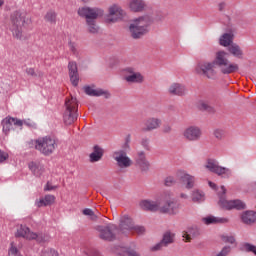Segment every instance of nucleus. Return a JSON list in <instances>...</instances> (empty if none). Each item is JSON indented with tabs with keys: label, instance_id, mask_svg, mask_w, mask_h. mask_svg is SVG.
Masks as SVG:
<instances>
[{
	"label": "nucleus",
	"instance_id": "29",
	"mask_svg": "<svg viewBox=\"0 0 256 256\" xmlns=\"http://www.w3.org/2000/svg\"><path fill=\"white\" fill-rule=\"evenodd\" d=\"M55 203V196L48 194L45 195L44 198H40L38 202H36L37 207H49Z\"/></svg>",
	"mask_w": 256,
	"mask_h": 256
},
{
	"label": "nucleus",
	"instance_id": "52",
	"mask_svg": "<svg viewBox=\"0 0 256 256\" xmlns=\"http://www.w3.org/2000/svg\"><path fill=\"white\" fill-rule=\"evenodd\" d=\"M7 159H9V154L3 150H0V163H5Z\"/></svg>",
	"mask_w": 256,
	"mask_h": 256
},
{
	"label": "nucleus",
	"instance_id": "55",
	"mask_svg": "<svg viewBox=\"0 0 256 256\" xmlns=\"http://www.w3.org/2000/svg\"><path fill=\"white\" fill-rule=\"evenodd\" d=\"M165 185L167 187H171V185H175V178L173 177H167L166 180H165Z\"/></svg>",
	"mask_w": 256,
	"mask_h": 256
},
{
	"label": "nucleus",
	"instance_id": "44",
	"mask_svg": "<svg viewBox=\"0 0 256 256\" xmlns=\"http://www.w3.org/2000/svg\"><path fill=\"white\" fill-rule=\"evenodd\" d=\"M83 215H86L91 219V221H95L97 219V215H95V212L89 208H85L83 210Z\"/></svg>",
	"mask_w": 256,
	"mask_h": 256
},
{
	"label": "nucleus",
	"instance_id": "22",
	"mask_svg": "<svg viewBox=\"0 0 256 256\" xmlns=\"http://www.w3.org/2000/svg\"><path fill=\"white\" fill-rule=\"evenodd\" d=\"M15 237H22L23 239H27L28 241H33V237H35V232H32L29 227L26 225H20L17 229Z\"/></svg>",
	"mask_w": 256,
	"mask_h": 256
},
{
	"label": "nucleus",
	"instance_id": "41",
	"mask_svg": "<svg viewBox=\"0 0 256 256\" xmlns=\"http://www.w3.org/2000/svg\"><path fill=\"white\" fill-rule=\"evenodd\" d=\"M41 256H59V252L53 248H46L42 250Z\"/></svg>",
	"mask_w": 256,
	"mask_h": 256
},
{
	"label": "nucleus",
	"instance_id": "3",
	"mask_svg": "<svg viewBox=\"0 0 256 256\" xmlns=\"http://www.w3.org/2000/svg\"><path fill=\"white\" fill-rule=\"evenodd\" d=\"M215 64L223 75H231V73H237L239 71V64L231 63L227 59V52L225 51L216 52Z\"/></svg>",
	"mask_w": 256,
	"mask_h": 256
},
{
	"label": "nucleus",
	"instance_id": "28",
	"mask_svg": "<svg viewBox=\"0 0 256 256\" xmlns=\"http://www.w3.org/2000/svg\"><path fill=\"white\" fill-rule=\"evenodd\" d=\"M28 167L36 177H41L45 171V168H43V165H41L39 162H30Z\"/></svg>",
	"mask_w": 256,
	"mask_h": 256
},
{
	"label": "nucleus",
	"instance_id": "47",
	"mask_svg": "<svg viewBox=\"0 0 256 256\" xmlns=\"http://www.w3.org/2000/svg\"><path fill=\"white\" fill-rule=\"evenodd\" d=\"M214 137L219 140L223 139V137H225V130L223 129L214 130Z\"/></svg>",
	"mask_w": 256,
	"mask_h": 256
},
{
	"label": "nucleus",
	"instance_id": "58",
	"mask_svg": "<svg viewBox=\"0 0 256 256\" xmlns=\"http://www.w3.org/2000/svg\"><path fill=\"white\" fill-rule=\"evenodd\" d=\"M56 188L57 186H53L51 183L47 182L44 187V191H55Z\"/></svg>",
	"mask_w": 256,
	"mask_h": 256
},
{
	"label": "nucleus",
	"instance_id": "42",
	"mask_svg": "<svg viewBox=\"0 0 256 256\" xmlns=\"http://www.w3.org/2000/svg\"><path fill=\"white\" fill-rule=\"evenodd\" d=\"M84 93L90 97H97V90L93 89L91 86H84Z\"/></svg>",
	"mask_w": 256,
	"mask_h": 256
},
{
	"label": "nucleus",
	"instance_id": "33",
	"mask_svg": "<svg viewBox=\"0 0 256 256\" xmlns=\"http://www.w3.org/2000/svg\"><path fill=\"white\" fill-rule=\"evenodd\" d=\"M229 53L233 55V57H236L237 59H243V50L241 47L237 44H232L228 47Z\"/></svg>",
	"mask_w": 256,
	"mask_h": 256
},
{
	"label": "nucleus",
	"instance_id": "13",
	"mask_svg": "<svg viewBox=\"0 0 256 256\" xmlns=\"http://www.w3.org/2000/svg\"><path fill=\"white\" fill-rule=\"evenodd\" d=\"M161 127V119L156 117H149L144 120L143 125L141 127L142 133H151V131H155Z\"/></svg>",
	"mask_w": 256,
	"mask_h": 256
},
{
	"label": "nucleus",
	"instance_id": "2",
	"mask_svg": "<svg viewBox=\"0 0 256 256\" xmlns=\"http://www.w3.org/2000/svg\"><path fill=\"white\" fill-rule=\"evenodd\" d=\"M129 141V138H127L122 149L116 150L112 153V159L115 160L118 169H129V167L133 165V160H131L127 155V153L131 151Z\"/></svg>",
	"mask_w": 256,
	"mask_h": 256
},
{
	"label": "nucleus",
	"instance_id": "17",
	"mask_svg": "<svg viewBox=\"0 0 256 256\" xmlns=\"http://www.w3.org/2000/svg\"><path fill=\"white\" fill-rule=\"evenodd\" d=\"M184 137L187 141H199L201 139V128L197 126H190L184 130Z\"/></svg>",
	"mask_w": 256,
	"mask_h": 256
},
{
	"label": "nucleus",
	"instance_id": "36",
	"mask_svg": "<svg viewBox=\"0 0 256 256\" xmlns=\"http://www.w3.org/2000/svg\"><path fill=\"white\" fill-rule=\"evenodd\" d=\"M35 240L37 243H49L51 241V236L43 233H35V236L32 238V241Z\"/></svg>",
	"mask_w": 256,
	"mask_h": 256
},
{
	"label": "nucleus",
	"instance_id": "21",
	"mask_svg": "<svg viewBox=\"0 0 256 256\" xmlns=\"http://www.w3.org/2000/svg\"><path fill=\"white\" fill-rule=\"evenodd\" d=\"M151 23H153V19L149 15L141 16L132 22V24L138 26V28L148 33H149V25H151Z\"/></svg>",
	"mask_w": 256,
	"mask_h": 256
},
{
	"label": "nucleus",
	"instance_id": "60",
	"mask_svg": "<svg viewBox=\"0 0 256 256\" xmlns=\"http://www.w3.org/2000/svg\"><path fill=\"white\" fill-rule=\"evenodd\" d=\"M172 131V128L170 125H165L163 127V133H170Z\"/></svg>",
	"mask_w": 256,
	"mask_h": 256
},
{
	"label": "nucleus",
	"instance_id": "8",
	"mask_svg": "<svg viewBox=\"0 0 256 256\" xmlns=\"http://www.w3.org/2000/svg\"><path fill=\"white\" fill-rule=\"evenodd\" d=\"M35 149L42 155H52L53 151L57 149V140L51 136L39 138L35 141Z\"/></svg>",
	"mask_w": 256,
	"mask_h": 256
},
{
	"label": "nucleus",
	"instance_id": "6",
	"mask_svg": "<svg viewBox=\"0 0 256 256\" xmlns=\"http://www.w3.org/2000/svg\"><path fill=\"white\" fill-rule=\"evenodd\" d=\"M78 15L83 19H86V25L89 33H97V10L91 7L78 8Z\"/></svg>",
	"mask_w": 256,
	"mask_h": 256
},
{
	"label": "nucleus",
	"instance_id": "43",
	"mask_svg": "<svg viewBox=\"0 0 256 256\" xmlns=\"http://www.w3.org/2000/svg\"><path fill=\"white\" fill-rule=\"evenodd\" d=\"M221 239L224 243H229L230 245H235V243H237V240H235V236L222 235Z\"/></svg>",
	"mask_w": 256,
	"mask_h": 256
},
{
	"label": "nucleus",
	"instance_id": "48",
	"mask_svg": "<svg viewBox=\"0 0 256 256\" xmlns=\"http://www.w3.org/2000/svg\"><path fill=\"white\" fill-rule=\"evenodd\" d=\"M132 231H135V233H137V235H145V231L146 229L144 228V226H133Z\"/></svg>",
	"mask_w": 256,
	"mask_h": 256
},
{
	"label": "nucleus",
	"instance_id": "51",
	"mask_svg": "<svg viewBox=\"0 0 256 256\" xmlns=\"http://www.w3.org/2000/svg\"><path fill=\"white\" fill-rule=\"evenodd\" d=\"M25 73L26 75H28V77H37V72H35V68H26Z\"/></svg>",
	"mask_w": 256,
	"mask_h": 256
},
{
	"label": "nucleus",
	"instance_id": "12",
	"mask_svg": "<svg viewBox=\"0 0 256 256\" xmlns=\"http://www.w3.org/2000/svg\"><path fill=\"white\" fill-rule=\"evenodd\" d=\"M205 167L211 173H216V175L222 176L225 179H229L233 175L231 169L219 166V162L215 159H208Z\"/></svg>",
	"mask_w": 256,
	"mask_h": 256
},
{
	"label": "nucleus",
	"instance_id": "16",
	"mask_svg": "<svg viewBox=\"0 0 256 256\" xmlns=\"http://www.w3.org/2000/svg\"><path fill=\"white\" fill-rule=\"evenodd\" d=\"M135 163L140 168V171L147 173L151 167V163L147 160L144 151H138L135 157Z\"/></svg>",
	"mask_w": 256,
	"mask_h": 256
},
{
	"label": "nucleus",
	"instance_id": "14",
	"mask_svg": "<svg viewBox=\"0 0 256 256\" xmlns=\"http://www.w3.org/2000/svg\"><path fill=\"white\" fill-rule=\"evenodd\" d=\"M125 73H127V75L125 76V81L127 83L141 84V83H143V81H145V77L143 76V74L135 71V69L132 67L126 68Z\"/></svg>",
	"mask_w": 256,
	"mask_h": 256
},
{
	"label": "nucleus",
	"instance_id": "37",
	"mask_svg": "<svg viewBox=\"0 0 256 256\" xmlns=\"http://www.w3.org/2000/svg\"><path fill=\"white\" fill-rule=\"evenodd\" d=\"M192 201L194 203H201L205 201V194L199 190H194L192 192Z\"/></svg>",
	"mask_w": 256,
	"mask_h": 256
},
{
	"label": "nucleus",
	"instance_id": "61",
	"mask_svg": "<svg viewBox=\"0 0 256 256\" xmlns=\"http://www.w3.org/2000/svg\"><path fill=\"white\" fill-rule=\"evenodd\" d=\"M104 14L105 11H103V9H97V17H103Z\"/></svg>",
	"mask_w": 256,
	"mask_h": 256
},
{
	"label": "nucleus",
	"instance_id": "64",
	"mask_svg": "<svg viewBox=\"0 0 256 256\" xmlns=\"http://www.w3.org/2000/svg\"><path fill=\"white\" fill-rule=\"evenodd\" d=\"M4 3L5 2L3 0H0V7H3Z\"/></svg>",
	"mask_w": 256,
	"mask_h": 256
},
{
	"label": "nucleus",
	"instance_id": "24",
	"mask_svg": "<svg viewBox=\"0 0 256 256\" xmlns=\"http://www.w3.org/2000/svg\"><path fill=\"white\" fill-rule=\"evenodd\" d=\"M134 226L133 219L128 215H124L120 218L119 229L122 233H125V231H133Z\"/></svg>",
	"mask_w": 256,
	"mask_h": 256
},
{
	"label": "nucleus",
	"instance_id": "63",
	"mask_svg": "<svg viewBox=\"0 0 256 256\" xmlns=\"http://www.w3.org/2000/svg\"><path fill=\"white\" fill-rule=\"evenodd\" d=\"M180 197H181V199H187V194L181 193V194H180Z\"/></svg>",
	"mask_w": 256,
	"mask_h": 256
},
{
	"label": "nucleus",
	"instance_id": "54",
	"mask_svg": "<svg viewBox=\"0 0 256 256\" xmlns=\"http://www.w3.org/2000/svg\"><path fill=\"white\" fill-rule=\"evenodd\" d=\"M141 145L142 147L146 150L149 151L150 146H149V138H142L141 140Z\"/></svg>",
	"mask_w": 256,
	"mask_h": 256
},
{
	"label": "nucleus",
	"instance_id": "57",
	"mask_svg": "<svg viewBox=\"0 0 256 256\" xmlns=\"http://www.w3.org/2000/svg\"><path fill=\"white\" fill-rule=\"evenodd\" d=\"M87 256H97V252L91 248H88L84 251Z\"/></svg>",
	"mask_w": 256,
	"mask_h": 256
},
{
	"label": "nucleus",
	"instance_id": "39",
	"mask_svg": "<svg viewBox=\"0 0 256 256\" xmlns=\"http://www.w3.org/2000/svg\"><path fill=\"white\" fill-rule=\"evenodd\" d=\"M44 19L48 22V23H52L55 24L57 23V13L53 10H50L46 13Z\"/></svg>",
	"mask_w": 256,
	"mask_h": 256
},
{
	"label": "nucleus",
	"instance_id": "15",
	"mask_svg": "<svg viewBox=\"0 0 256 256\" xmlns=\"http://www.w3.org/2000/svg\"><path fill=\"white\" fill-rule=\"evenodd\" d=\"M68 75L73 87H78L79 86V69L77 68V62L70 61L68 63Z\"/></svg>",
	"mask_w": 256,
	"mask_h": 256
},
{
	"label": "nucleus",
	"instance_id": "9",
	"mask_svg": "<svg viewBox=\"0 0 256 256\" xmlns=\"http://www.w3.org/2000/svg\"><path fill=\"white\" fill-rule=\"evenodd\" d=\"M215 67H217L215 59L212 62L202 61L197 64L196 73H198V75L207 77V79H215V76L217 75V70H215Z\"/></svg>",
	"mask_w": 256,
	"mask_h": 256
},
{
	"label": "nucleus",
	"instance_id": "20",
	"mask_svg": "<svg viewBox=\"0 0 256 256\" xmlns=\"http://www.w3.org/2000/svg\"><path fill=\"white\" fill-rule=\"evenodd\" d=\"M177 177L182 183L186 184V189H193L195 187V176L180 170L177 172Z\"/></svg>",
	"mask_w": 256,
	"mask_h": 256
},
{
	"label": "nucleus",
	"instance_id": "53",
	"mask_svg": "<svg viewBox=\"0 0 256 256\" xmlns=\"http://www.w3.org/2000/svg\"><path fill=\"white\" fill-rule=\"evenodd\" d=\"M68 45L71 53H73V55H78L77 45L75 44V42H69Z\"/></svg>",
	"mask_w": 256,
	"mask_h": 256
},
{
	"label": "nucleus",
	"instance_id": "5",
	"mask_svg": "<svg viewBox=\"0 0 256 256\" xmlns=\"http://www.w3.org/2000/svg\"><path fill=\"white\" fill-rule=\"evenodd\" d=\"M65 110L63 113V122L65 125H73V122L79 117V104L77 98L71 96L65 99Z\"/></svg>",
	"mask_w": 256,
	"mask_h": 256
},
{
	"label": "nucleus",
	"instance_id": "49",
	"mask_svg": "<svg viewBox=\"0 0 256 256\" xmlns=\"http://www.w3.org/2000/svg\"><path fill=\"white\" fill-rule=\"evenodd\" d=\"M90 163H97V145H94L93 152L90 154Z\"/></svg>",
	"mask_w": 256,
	"mask_h": 256
},
{
	"label": "nucleus",
	"instance_id": "27",
	"mask_svg": "<svg viewBox=\"0 0 256 256\" xmlns=\"http://www.w3.org/2000/svg\"><path fill=\"white\" fill-rule=\"evenodd\" d=\"M129 32L132 39H141V37H144V35H147V31L139 28L135 24L131 23L129 26Z\"/></svg>",
	"mask_w": 256,
	"mask_h": 256
},
{
	"label": "nucleus",
	"instance_id": "38",
	"mask_svg": "<svg viewBox=\"0 0 256 256\" xmlns=\"http://www.w3.org/2000/svg\"><path fill=\"white\" fill-rule=\"evenodd\" d=\"M122 256H141L137 250L131 247H124L122 248Z\"/></svg>",
	"mask_w": 256,
	"mask_h": 256
},
{
	"label": "nucleus",
	"instance_id": "32",
	"mask_svg": "<svg viewBox=\"0 0 256 256\" xmlns=\"http://www.w3.org/2000/svg\"><path fill=\"white\" fill-rule=\"evenodd\" d=\"M205 225H213L215 223H229V219L227 218H217L214 216H208L202 219Z\"/></svg>",
	"mask_w": 256,
	"mask_h": 256
},
{
	"label": "nucleus",
	"instance_id": "25",
	"mask_svg": "<svg viewBox=\"0 0 256 256\" xmlns=\"http://www.w3.org/2000/svg\"><path fill=\"white\" fill-rule=\"evenodd\" d=\"M241 221L244 225H255L256 212L253 210H246L241 214Z\"/></svg>",
	"mask_w": 256,
	"mask_h": 256
},
{
	"label": "nucleus",
	"instance_id": "31",
	"mask_svg": "<svg viewBox=\"0 0 256 256\" xmlns=\"http://www.w3.org/2000/svg\"><path fill=\"white\" fill-rule=\"evenodd\" d=\"M130 9L134 13H139L145 9V2L143 0H132L130 2Z\"/></svg>",
	"mask_w": 256,
	"mask_h": 256
},
{
	"label": "nucleus",
	"instance_id": "30",
	"mask_svg": "<svg viewBox=\"0 0 256 256\" xmlns=\"http://www.w3.org/2000/svg\"><path fill=\"white\" fill-rule=\"evenodd\" d=\"M12 117L11 116H7L6 118H4L1 121V125H2V131L4 134L9 135V132L11 131V129H13V122H12Z\"/></svg>",
	"mask_w": 256,
	"mask_h": 256
},
{
	"label": "nucleus",
	"instance_id": "19",
	"mask_svg": "<svg viewBox=\"0 0 256 256\" xmlns=\"http://www.w3.org/2000/svg\"><path fill=\"white\" fill-rule=\"evenodd\" d=\"M201 235V229L197 226H191L188 227L185 231L182 233V237L186 240L187 243H190V241H193V239H197Z\"/></svg>",
	"mask_w": 256,
	"mask_h": 256
},
{
	"label": "nucleus",
	"instance_id": "18",
	"mask_svg": "<svg viewBox=\"0 0 256 256\" xmlns=\"http://www.w3.org/2000/svg\"><path fill=\"white\" fill-rule=\"evenodd\" d=\"M175 241V234L171 232H165L162 240L151 248V251H161L163 247L171 245Z\"/></svg>",
	"mask_w": 256,
	"mask_h": 256
},
{
	"label": "nucleus",
	"instance_id": "50",
	"mask_svg": "<svg viewBox=\"0 0 256 256\" xmlns=\"http://www.w3.org/2000/svg\"><path fill=\"white\" fill-rule=\"evenodd\" d=\"M103 155H105V149L97 146V161H101V159H103Z\"/></svg>",
	"mask_w": 256,
	"mask_h": 256
},
{
	"label": "nucleus",
	"instance_id": "56",
	"mask_svg": "<svg viewBox=\"0 0 256 256\" xmlns=\"http://www.w3.org/2000/svg\"><path fill=\"white\" fill-rule=\"evenodd\" d=\"M12 125H16V127H23V121L12 117Z\"/></svg>",
	"mask_w": 256,
	"mask_h": 256
},
{
	"label": "nucleus",
	"instance_id": "11",
	"mask_svg": "<svg viewBox=\"0 0 256 256\" xmlns=\"http://www.w3.org/2000/svg\"><path fill=\"white\" fill-rule=\"evenodd\" d=\"M99 237L103 241H115L119 234V227L115 224L107 226H98Z\"/></svg>",
	"mask_w": 256,
	"mask_h": 256
},
{
	"label": "nucleus",
	"instance_id": "45",
	"mask_svg": "<svg viewBox=\"0 0 256 256\" xmlns=\"http://www.w3.org/2000/svg\"><path fill=\"white\" fill-rule=\"evenodd\" d=\"M8 255L9 256H23V255H21V252H19V249H17L15 247V245H13V242L11 243V247L9 249Z\"/></svg>",
	"mask_w": 256,
	"mask_h": 256
},
{
	"label": "nucleus",
	"instance_id": "40",
	"mask_svg": "<svg viewBox=\"0 0 256 256\" xmlns=\"http://www.w3.org/2000/svg\"><path fill=\"white\" fill-rule=\"evenodd\" d=\"M97 97H103V99H111V92H109V90L98 88Z\"/></svg>",
	"mask_w": 256,
	"mask_h": 256
},
{
	"label": "nucleus",
	"instance_id": "62",
	"mask_svg": "<svg viewBox=\"0 0 256 256\" xmlns=\"http://www.w3.org/2000/svg\"><path fill=\"white\" fill-rule=\"evenodd\" d=\"M208 185H209V187H211V189H217V184H215L211 181L208 182Z\"/></svg>",
	"mask_w": 256,
	"mask_h": 256
},
{
	"label": "nucleus",
	"instance_id": "7",
	"mask_svg": "<svg viewBox=\"0 0 256 256\" xmlns=\"http://www.w3.org/2000/svg\"><path fill=\"white\" fill-rule=\"evenodd\" d=\"M227 193V189L225 186L220 187V191L218 192V197H219V205L222 207V209H237L238 211H241L243 209H247V205L245 202L241 200H230L228 201L225 198V195Z\"/></svg>",
	"mask_w": 256,
	"mask_h": 256
},
{
	"label": "nucleus",
	"instance_id": "10",
	"mask_svg": "<svg viewBox=\"0 0 256 256\" xmlns=\"http://www.w3.org/2000/svg\"><path fill=\"white\" fill-rule=\"evenodd\" d=\"M125 17V11L119 7V5L114 4L109 7L108 15L104 17V23L107 25H113V23H119V21H123Z\"/></svg>",
	"mask_w": 256,
	"mask_h": 256
},
{
	"label": "nucleus",
	"instance_id": "4",
	"mask_svg": "<svg viewBox=\"0 0 256 256\" xmlns=\"http://www.w3.org/2000/svg\"><path fill=\"white\" fill-rule=\"evenodd\" d=\"M180 207L181 204H179L177 199H175L173 193L165 192L162 195L160 202V213H164L165 215H177Z\"/></svg>",
	"mask_w": 256,
	"mask_h": 256
},
{
	"label": "nucleus",
	"instance_id": "1",
	"mask_svg": "<svg viewBox=\"0 0 256 256\" xmlns=\"http://www.w3.org/2000/svg\"><path fill=\"white\" fill-rule=\"evenodd\" d=\"M26 22L27 13L21 10H16L10 15L9 30L15 39H22L23 27H25Z\"/></svg>",
	"mask_w": 256,
	"mask_h": 256
},
{
	"label": "nucleus",
	"instance_id": "59",
	"mask_svg": "<svg viewBox=\"0 0 256 256\" xmlns=\"http://www.w3.org/2000/svg\"><path fill=\"white\" fill-rule=\"evenodd\" d=\"M225 7H227V3H225V2H220L218 4V10L219 11H225Z\"/></svg>",
	"mask_w": 256,
	"mask_h": 256
},
{
	"label": "nucleus",
	"instance_id": "23",
	"mask_svg": "<svg viewBox=\"0 0 256 256\" xmlns=\"http://www.w3.org/2000/svg\"><path fill=\"white\" fill-rule=\"evenodd\" d=\"M168 93L177 97H183V95H187V88L183 84L173 83L168 88Z\"/></svg>",
	"mask_w": 256,
	"mask_h": 256
},
{
	"label": "nucleus",
	"instance_id": "35",
	"mask_svg": "<svg viewBox=\"0 0 256 256\" xmlns=\"http://www.w3.org/2000/svg\"><path fill=\"white\" fill-rule=\"evenodd\" d=\"M198 109L200 111H206L207 113H215V107L211 106L208 101H200L198 103Z\"/></svg>",
	"mask_w": 256,
	"mask_h": 256
},
{
	"label": "nucleus",
	"instance_id": "26",
	"mask_svg": "<svg viewBox=\"0 0 256 256\" xmlns=\"http://www.w3.org/2000/svg\"><path fill=\"white\" fill-rule=\"evenodd\" d=\"M140 207L145 211H160L161 202L143 200L142 202H140Z\"/></svg>",
	"mask_w": 256,
	"mask_h": 256
},
{
	"label": "nucleus",
	"instance_id": "34",
	"mask_svg": "<svg viewBox=\"0 0 256 256\" xmlns=\"http://www.w3.org/2000/svg\"><path fill=\"white\" fill-rule=\"evenodd\" d=\"M231 43H233L232 34L225 33L220 37V45H222V47H231Z\"/></svg>",
	"mask_w": 256,
	"mask_h": 256
},
{
	"label": "nucleus",
	"instance_id": "46",
	"mask_svg": "<svg viewBox=\"0 0 256 256\" xmlns=\"http://www.w3.org/2000/svg\"><path fill=\"white\" fill-rule=\"evenodd\" d=\"M231 253V246H224L215 256H228Z\"/></svg>",
	"mask_w": 256,
	"mask_h": 256
}]
</instances>
